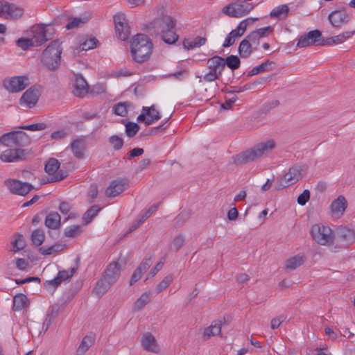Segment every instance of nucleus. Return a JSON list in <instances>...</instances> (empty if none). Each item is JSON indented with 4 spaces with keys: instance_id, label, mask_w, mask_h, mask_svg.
<instances>
[{
    "instance_id": "1",
    "label": "nucleus",
    "mask_w": 355,
    "mask_h": 355,
    "mask_svg": "<svg viewBox=\"0 0 355 355\" xmlns=\"http://www.w3.org/2000/svg\"><path fill=\"white\" fill-rule=\"evenodd\" d=\"M176 22V19L171 16L162 14L146 24L144 30L151 36L160 35L165 43L172 44L179 37L175 32Z\"/></svg>"
},
{
    "instance_id": "2",
    "label": "nucleus",
    "mask_w": 355,
    "mask_h": 355,
    "mask_svg": "<svg viewBox=\"0 0 355 355\" xmlns=\"http://www.w3.org/2000/svg\"><path fill=\"white\" fill-rule=\"evenodd\" d=\"M275 148L274 140L260 142L253 147L242 151L231 157V163L236 166L244 165L260 159Z\"/></svg>"
},
{
    "instance_id": "3",
    "label": "nucleus",
    "mask_w": 355,
    "mask_h": 355,
    "mask_svg": "<svg viewBox=\"0 0 355 355\" xmlns=\"http://www.w3.org/2000/svg\"><path fill=\"white\" fill-rule=\"evenodd\" d=\"M153 44L145 34L138 33L130 42V53L135 62L143 63L147 61L153 52Z\"/></svg>"
},
{
    "instance_id": "4",
    "label": "nucleus",
    "mask_w": 355,
    "mask_h": 355,
    "mask_svg": "<svg viewBox=\"0 0 355 355\" xmlns=\"http://www.w3.org/2000/svg\"><path fill=\"white\" fill-rule=\"evenodd\" d=\"M31 143V137L21 130L11 131L0 137V145L7 147H26Z\"/></svg>"
},
{
    "instance_id": "5",
    "label": "nucleus",
    "mask_w": 355,
    "mask_h": 355,
    "mask_svg": "<svg viewBox=\"0 0 355 355\" xmlns=\"http://www.w3.org/2000/svg\"><path fill=\"white\" fill-rule=\"evenodd\" d=\"M334 240L340 249L349 248L355 241V232L345 226L337 227Z\"/></svg>"
},
{
    "instance_id": "6",
    "label": "nucleus",
    "mask_w": 355,
    "mask_h": 355,
    "mask_svg": "<svg viewBox=\"0 0 355 355\" xmlns=\"http://www.w3.org/2000/svg\"><path fill=\"white\" fill-rule=\"evenodd\" d=\"M313 239L322 245H329L334 241V232L329 227L313 225L311 230Z\"/></svg>"
},
{
    "instance_id": "7",
    "label": "nucleus",
    "mask_w": 355,
    "mask_h": 355,
    "mask_svg": "<svg viewBox=\"0 0 355 355\" xmlns=\"http://www.w3.org/2000/svg\"><path fill=\"white\" fill-rule=\"evenodd\" d=\"M3 184L10 193L21 196H25L35 189L31 184L15 178L6 179Z\"/></svg>"
},
{
    "instance_id": "8",
    "label": "nucleus",
    "mask_w": 355,
    "mask_h": 355,
    "mask_svg": "<svg viewBox=\"0 0 355 355\" xmlns=\"http://www.w3.org/2000/svg\"><path fill=\"white\" fill-rule=\"evenodd\" d=\"M207 65L209 71L205 74L203 79L207 82H211L219 78L222 71L225 69L223 62V58L215 55L207 62Z\"/></svg>"
},
{
    "instance_id": "9",
    "label": "nucleus",
    "mask_w": 355,
    "mask_h": 355,
    "mask_svg": "<svg viewBox=\"0 0 355 355\" xmlns=\"http://www.w3.org/2000/svg\"><path fill=\"white\" fill-rule=\"evenodd\" d=\"M24 8L8 1L0 0V17L8 20H17L24 15Z\"/></svg>"
},
{
    "instance_id": "10",
    "label": "nucleus",
    "mask_w": 355,
    "mask_h": 355,
    "mask_svg": "<svg viewBox=\"0 0 355 355\" xmlns=\"http://www.w3.org/2000/svg\"><path fill=\"white\" fill-rule=\"evenodd\" d=\"M302 166L295 165L291 167L277 182L276 189L280 190L296 183L302 178Z\"/></svg>"
},
{
    "instance_id": "11",
    "label": "nucleus",
    "mask_w": 355,
    "mask_h": 355,
    "mask_svg": "<svg viewBox=\"0 0 355 355\" xmlns=\"http://www.w3.org/2000/svg\"><path fill=\"white\" fill-rule=\"evenodd\" d=\"M80 259H76V264L75 266L71 268L70 270H60L57 276L52 280L46 281L44 284L45 288L49 289L52 287L53 291L57 288L63 282H69L73 277L74 273L77 271L78 268V263Z\"/></svg>"
},
{
    "instance_id": "12",
    "label": "nucleus",
    "mask_w": 355,
    "mask_h": 355,
    "mask_svg": "<svg viewBox=\"0 0 355 355\" xmlns=\"http://www.w3.org/2000/svg\"><path fill=\"white\" fill-rule=\"evenodd\" d=\"M114 22L115 25L116 34L122 41L128 40L130 35V28L123 13H117L114 16Z\"/></svg>"
},
{
    "instance_id": "13",
    "label": "nucleus",
    "mask_w": 355,
    "mask_h": 355,
    "mask_svg": "<svg viewBox=\"0 0 355 355\" xmlns=\"http://www.w3.org/2000/svg\"><path fill=\"white\" fill-rule=\"evenodd\" d=\"M30 84L28 78L25 76L12 77L3 81L5 88L11 92H19Z\"/></svg>"
},
{
    "instance_id": "14",
    "label": "nucleus",
    "mask_w": 355,
    "mask_h": 355,
    "mask_svg": "<svg viewBox=\"0 0 355 355\" xmlns=\"http://www.w3.org/2000/svg\"><path fill=\"white\" fill-rule=\"evenodd\" d=\"M322 42V33L319 30L311 31L302 35L298 40L297 46L304 48L313 44L320 45Z\"/></svg>"
},
{
    "instance_id": "15",
    "label": "nucleus",
    "mask_w": 355,
    "mask_h": 355,
    "mask_svg": "<svg viewBox=\"0 0 355 355\" xmlns=\"http://www.w3.org/2000/svg\"><path fill=\"white\" fill-rule=\"evenodd\" d=\"M21 148L5 150L1 153L0 159L3 162H15L25 159L28 150Z\"/></svg>"
},
{
    "instance_id": "16",
    "label": "nucleus",
    "mask_w": 355,
    "mask_h": 355,
    "mask_svg": "<svg viewBox=\"0 0 355 355\" xmlns=\"http://www.w3.org/2000/svg\"><path fill=\"white\" fill-rule=\"evenodd\" d=\"M160 119L161 114L155 109L154 105L150 107H143L141 113L137 116V121L143 122L147 125H151Z\"/></svg>"
},
{
    "instance_id": "17",
    "label": "nucleus",
    "mask_w": 355,
    "mask_h": 355,
    "mask_svg": "<svg viewBox=\"0 0 355 355\" xmlns=\"http://www.w3.org/2000/svg\"><path fill=\"white\" fill-rule=\"evenodd\" d=\"M328 19L333 27L340 28L347 24L350 20V16L347 13L345 8L336 10L329 13Z\"/></svg>"
},
{
    "instance_id": "18",
    "label": "nucleus",
    "mask_w": 355,
    "mask_h": 355,
    "mask_svg": "<svg viewBox=\"0 0 355 355\" xmlns=\"http://www.w3.org/2000/svg\"><path fill=\"white\" fill-rule=\"evenodd\" d=\"M40 92L35 86L31 87L21 96L19 102L21 105H26L28 108L33 107L37 103Z\"/></svg>"
},
{
    "instance_id": "19",
    "label": "nucleus",
    "mask_w": 355,
    "mask_h": 355,
    "mask_svg": "<svg viewBox=\"0 0 355 355\" xmlns=\"http://www.w3.org/2000/svg\"><path fill=\"white\" fill-rule=\"evenodd\" d=\"M89 92V85L81 74L75 75L73 94L76 97L83 98Z\"/></svg>"
},
{
    "instance_id": "20",
    "label": "nucleus",
    "mask_w": 355,
    "mask_h": 355,
    "mask_svg": "<svg viewBox=\"0 0 355 355\" xmlns=\"http://www.w3.org/2000/svg\"><path fill=\"white\" fill-rule=\"evenodd\" d=\"M103 276L112 286L120 277V265L118 262L110 263L105 270Z\"/></svg>"
},
{
    "instance_id": "21",
    "label": "nucleus",
    "mask_w": 355,
    "mask_h": 355,
    "mask_svg": "<svg viewBox=\"0 0 355 355\" xmlns=\"http://www.w3.org/2000/svg\"><path fill=\"white\" fill-rule=\"evenodd\" d=\"M33 37L31 38L35 46L43 44L49 39L46 37L47 30L44 25L34 26L32 28Z\"/></svg>"
},
{
    "instance_id": "22",
    "label": "nucleus",
    "mask_w": 355,
    "mask_h": 355,
    "mask_svg": "<svg viewBox=\"0 0 355 355\" xmlns=\"http://www.w3.org/2000/svg\"><path fill=\"white\" fill-rule=\"evenodd\" d=\"M125 184L126 181L123 179L112 180L105 191L106 196L113 198L118 196L124 191Z\"/></svg>"
},
{
    "instance_id": "23",
    "label": "nucleus",
    "mask_w": 355,
    "mask_h": 355,
    "mask_svg": "<svg viewBox=\"0 0 355 355\" xmlns=\"http://www.w3.org/2000/svg\"><path fill=\"white\" fill-rule=\"evenodd\" d=\"M85 137L80 136L71 143V149L74 156L78 159L84 157V152L86 149Z\"/></svg>"
},
{
    "instance_id": "24",
    "label": "nucleus",
    "mask_w": 355,
    "mask_h": 355,
    "mask_svg": "<svg viewBox=\"0 0 355 355\" xmlns=\"http://www.w3.org/2000/svg\"><path fill=\"white\" fill-rule=\"evenodd\" d=\"M62 48L59 40L52 41L44 49L42 54L54 57L55 59H61Z\"/></svg>"
},
{
    "instance_id": "25",
    "label": "nucleus",
    "mask_w": 355,
    "mask_h": 355,
    "mask_svg": "<svg viewBox=\"0 0 355 355\" xmlns=\"http://www.w3.org/2000/svg\"><path fill=\"white\" fill-rule=\"evenodd\" d=\"M141 345L146 351L148 352L157 353L159 351L156 340L150 333L144 334L141 338Z\"/></svg>"
},
{
    "instance_id": "26",
    "label": "nucleus",
    "mask_w": 355,
    "mask_h": 355,
    "mask_svg": "<svg viewBox=\"0 0 355 355\" xmlns=\"http://www.w3.org/2000/svg\"><path fill=\"white\" fill-rule=\"evenodd\" d=\"M347 207V202L343 196H339L331 205V212L342 216Z\"/></svg>"
},
{
    "instance_id": "27",
    "label": "nucleus",
    "mask_w": 355,
    "mask_h": 355,
    "mask_svg": "<svg viewBox=\"0 0 355 355\" xmlns=\"http://www.w3.org/2000/svg\"><path fill=\"white\" fill-rule=\"evenodd\" d=\"M275 66V63L274 62L267 60L261 64L253 67L250 71H248L247 76L252 77L263 72L272 71Z\"/></svg>"
},
{
    "instance_id": "28",
    "label": "nucleus",
    "mask_w": 355,
    "mask_h": 355,
    "mask_svg": "<svg viewBox=\"0 0 355 355\" xmlns=\"http://www.w3.org/2000/svg\"><path fill=\"white\" fill-rule=\"evenodd\" d=\"M61 217L56 211H51L47 214L45 218V225L52 230H58L61 225Z\"/></svg>"
},
{
    "instance_id": "29",
    "label": "nucleus",
    "mask_w": 355,
    "mask_h": 355,
    "mask_svg": "<svg viewBox=\"0 0 355 355\" xmlns=\"http://www.w3.org/2000/svg\"><path fill=\"white\" fill-rule=\"evenodd\" d=\"M58 311L59 307L58 305H53L49 307L42 324L44 331H46L49 329L52 322L57 318Z\"/></svg>"
},
{
    "instance_id": "30",
    "label": "nucleus",
    "mask_w": 355,
    "mask_h": 355,
    "mask_svg": "<svg viewBox=\"0 0 355 355\" xmlns=\"http://www.w3.org/2000/svg\"><path fill=\"white\" fill-rule=\"evenodd\" d=\"M238 51L242 58H248L254 51L252 44H251L246 37L240 42Z\"/></svg>"
},
{
    "instance_id": "31",
    "label": "nucleus",
    "mask_w": 355,
    "mask_h": 355,
    "mask_svg": "<svg viewBox=\"0 0 355 355\" xmlns=\"http://www.w3.org/2000/svg\"><path fill=\"white\" fill-rule=\"evenodd\" d=\"M28 300L26 295L22 293L17 294L13 298L12 310L14 311H21L28 306Z\"/></svg>"
},
{
    "instance_id": "32",
    "label": "nucleus",
    "mask_w": 355,
    "mask_h": 355,
    "mask_svg": "<svg viewBox=\"0 0 355 355\" xmlns=\"http://www.w3.org/2000/svg\"><path fill=\"white\" fill-rule=\"evenodd\" d=\"M95 336L94 334L86 335L82 340L77 351L76 355H83L89 348L94 343Z\"/></svg>"
},
{
    "instance_id": "33",
    "label": "nucleus",
    "mask_w": 355,
    "mask_h": 355,
    "mask_svg": "<svg viewBox=\"0 0 355 355\" xmlns=\"http://www.w3.org/2000/svg\"><path fill=\"white\" fill-rule=\"evenodd\" d=\"M87 16H81L79 17H67L68 23L65 25L67 30L79 28L83 26L89 21Z\"/></svg>"
},
{
    "instance_id": "34",
    "label": "nucleus",
    "mask_w": 355,
    "mask_h": 355,
    "mask_svg": "<svg viewBox=\"0 0 355 355\" xmlns=\"http://www.w3.org/2000/svg\"><path fill=\"white\" fill-rule=\"evenodd\" d=\"M111 286H112L111 284L109 283L105 279V278L103 276V277L97 282L96 286H95V288L93 290V293L98 297H101L108 291V289Z\"/></svg>"
},
{
    "instance_id": "35",
    "label": "nucleus",
    "mask_w": 355,
    "mask_h": 355,
    "mask_svg": "<svg viewBox=\"0 0 355 355\" xmlns=\"http://www.w3.org/2000/svg\"><path fill=\"white\" fill-rule=\"evenodd\" d=\"M289 12V8L286 4H282L272 9L270 13L272 18L278 19H285Z\"/></svg>"
},
{
    "instance_id": "36",
    "label": "nucleus",
    "mask_w": 355,
    "mask_h": 355,
    "mask_svg": "<svg viewBox=\"0 0 355 355\" xmlns=\"http://www.w3.org/2000/svg\"><path fill=\"white\" fill-rule=\"evenodd\" d=\"M305 261V258L303 255L298 254L293 257H291L286 261V268L289 270H295L302 266Z\"/></svg>"
},
{
    "instance_id": "37",
    "label": "nucleus",
    "mask_w": 355,
    "mask_h": 355,
    "mask_svg": "<svg viewBox=\"0 0 355 355\" xmlns=\"http://www.w3.org/2000/svg\"><path fill=\"white\" fill-rule=\"evenodd\" d=\"M150 300V293L145 292L135 302L133 306V311L137 312L141 310Z\"/></svg>"
},
{
    "instance_id": "38",
    "label": "nucleus",
    "mask_w": 355,
    "mask_h": 355,
    "mask_svg": "<svg viewBox=\"0 0 355 355\" xmlns=\"http://www.w3.org/2000/svg\"><path fill=\"white\" fill-rule=\"evenodd\" d=\"M223 62L224 68L225 67V65H227L232 71L239 69L241 64L239 58L234 55H229L226 58H223Z\"/></svg>"
},
{
    "instance_id": "39",
    "label": "nucleus",
    "mask_w": 355,
    "mask_h": 355,
    "mask_svg": "<svg viewBox=\"0 0 355 355\" xmlns=\"http://www.w3.org/2000/svg\"><path fill=\"white\" fill-rule=\"evenodd\" d=\"M60 166V162L55 158H49L44 166V171L49 175H54Z\"/></svg>"
},
{
    "instance_id": "40",
    "label": "nucleus",
    "mask_w": 355,
    "mask_h": 355,
    "mask_svg": "<svg viewBox=\"0 0 355 355\" xmlns=\"http://www.w3.org/2000/svg\"><path fill=\"white\" fill-rule=\"evenodd\" d=\"M42 60L44 64L51 71H54L60 67V59H55L54 57H49L42 54Z\"/></svg>"
},
{
    "instance_id": "41",
    "label": "nucleus",
    "mask_w": 355,
    "mask_h": 355,
    "mask_svg": "<svg viewBox=\"0 0 355 355\" xmlns=\"http://www.w3.org/2000/svg\"><path fill=\"white\" fill-rule=\"evenodd\" d=\"M101 210V208L98 205H95L90 207L87 211L84 214L83 219L85 221V224H89L92 219L97 215V214Z\"/></svg>"
},
{
    "instance_id": "42",
    "label": "nucleus",
    "mask_w": 355,
    "mask_h": 355,
    "mask_svg": "<svg viewBox=\"0 0 355 355\" xmlns=\"http://www.w3.org/2000/svg\"><path fill=\"white\" fill-rule=\"evenodd\" d=\"M45 239V234L42 230H35L31 234V241L33 244L40 246L42 244Z\"/></svg>"
},
{
    "instance_id": "43",
    "label": "nucleus",
    "mask_w": 355,
    "mask_h": 355,
    "mask_svg": "<svg viewBox=\"0 0 355 355\" xmlns=\"http://www.w3.org/2000/svg\"><path fill=\"white\" fill-rule=\"evenodd\" d=\"M130 103L128 102H120L113 106L112 111L116 115L125 116L128 114V107Z\"/></svg>"
},
{
    "instance_id": "44",
    "label": "nucleus",
    "mask_w": 355,
    "mask_h": 355,
    "mask_svg": "<svg viewBox=\"0 0 355 355\" xmlns=\"http://www.w3.org/2000/svg\"><path fill=\"white\" fill-rule=\"evenodd\" d=\"M64 245H62L60 244H55L53 245H51L47 248H44L43 247H41L39 248V252L44 256L51 255L55 252H60L62 250Z\"/></svg>"
},
{
    "instance_id": "45",
    "label": "nucleus",
    "mask_w": 355,
    "mask_h": 355,
    "mask_svg": "<svg viewBox=\"0 0 355 355\" xmlns=\"http://www.w3.org/2000/svg\"><path fill=\"white\" fill-rule=\"evenodd\" d=\"M81 232V227L78 225H73L65 228L64 234L66 237L73 238Z\"/></svg>"
},
{
    "instance_id": "46",
    "label": "nucleus",
    "mask_w": 355,
    "mask_h": 355,
    "mask_svg": "<svg viewBox=\"0 0 355 355\" xmlns=\"http://www.w3.org/2000/svg\"><path fill=\"white\" fill-rule=\"evenodd\" d=\"M125 126L126 135L129 137H133L140 129V127L137 123L130 121L127 122L125 124Z\"/></svg>"
},
{
    "instance_id": "47",
    "label": "nucleus",
    "mask_w": 355,
    "mask_h": 355,
    "mask_svg": "<svg viewBox=\"0 0 355 355\" xmlns=\"http://www.w3.org/2000/svg\"><path fill=\"white\" fill-rule=\"evenodd\" d=\"M184 244V236L182 234H179L174 238L171 244V248L178 252Z\"/></svg>"
},
{
    "instance_id": "48",
    "label": "nucleus",
    "mask_w": 355,
    "mask_h": 355,
    "mask_svg": "<svg viewBox=\"0 0 355 355\" xmlns=\"http://www.w3.org/2000/svg\"><path fill=\"white\" fill-rule=\"evenodd\" d=\"M273 27L268 26L256 29L252 32L259 38H263L269 36L273 32Z\"/></svg>"
},
{
    "instance_id": "49",
    "label": "nucleus",
    "mask_w": 355,
    "mask_h": 355,
    "mask_svg": "<svg viewBox=\"0 0 355 355\" xmlns=\"http://www.w3.org/2000/svg\"><path fill=\"white\" fill-rule=\"evenodd\" d=\"M98 42V41L96 37L87 39L80 44V49L81 51H87L94 49L96 46Z\"/></svg>"
},
{
    "instance_id": "50",
    "label": "nucleus",
    "mask_w": 355,
    "mask_h": 355,
    "mask_svg": "<svg viewBox=\"0 0 355 355\" xmlns=\"http://www.w3.org/2000/svg\"><path fill=\"white\" fill-rule=\"evenodd\" d=\"M173 277L172 275H168L164 279L161 281L156 288L157 293H161L166 289L173 282Z\"/></svg>"
},
{
    "instance_id": "51",
    "label": "nucleus",
    "mask_w": 355,
    "mask_h": 355,
    "mask_svg": "<svg viewBox=\"0 0 355 355\" xmlns=\"http://www.w3.org/2000/svg\"><path fill=\"white\" fill-rule=\"evenodd\" d=\"M343 42L339 35L328 38H324L322 37V42H320V46H331Z\"/></svg>"
},
{
    "instance_id": "52",
    "label": "nucleus",
    "mask_w": 355,
    "mask_h": 355,
    "mask_svg": "<svg viewBox=\"0 0 355 355\" xmlns=\"http://www.w3.org/2000/svg\"><path fill=\"white\" fill-rule=\"evenodd\" d=\"M190 217V213L188 211H182L175 218V226L179 227L182 226Z\"/></svg>"
},
{
    "instance_id": "53",
    "label": "nucleus",
    "mask_w": 355,
    "mask_h": 355,
    "mask_svg": "<svg viewBox=\"0 0 355 355\" xmlns=\"http://www.w3.org/2000/svg\"><path fill=\"white\" fill-rule=\"evenodd\" d=\"M109 142L113 146L114 150H119L122 148L123 146V140L122 138L117 135H112L109 139Z\"/></svg>"
},
{
    "instance_id": "54",
    "label": "nucleus",
    "mask_w": 355,
    "mask_h": 355,
    "mask_svg": "<svg viewBox=\"0 0 355 355\" xmlns=\"http://www.w3.org/2000/svg\"><path fill=\"white\" fill-rule=\"evenodd\" d=\"M15 239L12 241L13 248L15 252L22 250L25 246L24 237L21 234H15Z\"/></svg>"
},
{
    "instance_id": "55",
    "label": "nucleus",
    "mask_w": 355,
    "mask_h": 355,
    "mask_svg": "<svg viewBox=\"0 0 355 355\" xmlns=\"http://www.w3.org/2000/svg\"><path fill=\"white\" fill-rule=\"evenodd\" d=\"M17 45L23 50H27L31 46H35L31 39L21 37L16 41Z\"/></svg>"
},
{
    "instance_id": "56",
    "label": "nucleus",
    "mask_w": 355,
    "mask_h": 355,
    "mask_svg": "<svg viewBox=\"0 0 355 355\" xmlns=\"http://www.w3.org/2000/svg\"><path fill=\"white\" fill-rule=\"evenodd\" d=\"M46 128V124L44 123H38L27 125H21L19 127L21 130H26L31 131L43 130Z\"/></svg>"
},
{
    "instance_id": "57",
    "label": "nucleus",
    "mask_w": 355,
    "mask_h": 355,
    "mask_svg": "<svg viewBox=\"0 0 355 355\" xmlns=\"http://www.w3.org/2000/svg\"><path fill=\"white\" fill-rule=\"evenodd\" d=\"M246 38L248 40V41L252 44V48L254 51H257L258 47L260 44V40L259 37H257L255 34H254L252 32H250L247 36Z\"/></svg>"
},
{
    "instance_id": "58",
    "label": "nucleus",
    "mask_w": 355,
    "mask_h": 355,
    "mask_svg": "<svg viewBox=\"0 0 355 355\" xmlns=\"http://www.w3.org/2000/svg\"><path fill=\"white\" fill-rule=\"evenodd\" d=\"M57 172L58 173L55 175H54L53 177H51V178L49 180V183L61 181L66 178L68 175V173L64 170H60Z\"/></svg>"
},
{
    "instance_id": "59",
    "label": "nucleus",
    "mask_w": 355,
    "mask_h": 355,
    "mask_svg": "<svg viewBox=\"0 0 355 355\" xmlns=\"http://www.w3.org/2000/svg\"><path fill=\"white\" fill-rule=\"evenodd\" d=\"M310 199V192L305 189L297 198V203L300 205H304Z\"/></svg>"
},
{
    "instance_id": "60",
    "label": "nucleus",
    "mask_w": 355,
    "mask_h": 355,
    "mask_svg": "<svg viewBox=\"0 0 355 355\" xmlns=\"http://www.w3.org/2000/svg\"><path fill=\"white\" fill-rule=\"evenodd\" d=\"M252 88V85L250 83H247L241 87H231V89L227 91V93H240L246 90H249Z\"/></svg>"
},
{
    "instance_id": "61",
    "label": "nucleus",
    "mask_w": 355,
    "mask_h": 355,
    "mask_svg": "<svg viewBox=\"0 0 355 355\" xmlns=\"http://www.w3.org/2000/svg\"><path fill=\"white\" fill-rule=\"evenodd\" d=\"M150 259L151 257L144 258L143 261L140 263V264L138 266L137 269H140V271L144 273L146 272L151 265Z\"/></svg>"
},
{
    "instance_id": "62",
    "label": "nucleus",
    "mask_w": 355,
    "mask_h": 355,
    "mask_svg": "<svg viewBox=\"0 0 355 355\" xmlns=\"http://www.w3.org/2000/svg\"><path fill=\"white\" fill-rule=\"evenodd\" d=\"M71 205L66 201L60 202L59 205V210L62 214H68L71 209Z\"/></svg>"
},
{
    "instance_id": "63",
    "label": "nucleus",
    "mask_w": 355,
    "mask_h": 355,
    "mask_svg": "<svg viewBox=\"0 0 355 355\" xmlns=\"http://www.w3.org/2000/svg\"><path fill=\"white\" fill-rule=\"evenodd\" d=\"M222 11L225 15H226L230 17H232V15L236 13L235 4L230 3V4H228L227 6H225V7L223 8Z\"/></svg>"
},
{
    "instance_id": "64",
    "label": "nucleus",
    "mask_w": 355,
    "mask_h": 355,
    "mask_svg": "<svg viewBox=\"0 0 355 355\" xmlns=\"http://www.w3.org/2000/svg\"><path fill=\"white\" fill-rule=\"evenodd\" d=\"M144 272L140 271V269H135L130 280V285L132 286L139 280Z\"/></svg>"
}]
</instances>
